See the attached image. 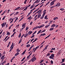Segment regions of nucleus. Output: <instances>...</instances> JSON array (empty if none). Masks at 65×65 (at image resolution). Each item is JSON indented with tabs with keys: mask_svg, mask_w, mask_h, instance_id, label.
I'll use <instances>...</instances> for the list:
<instances>
[{
	"mask_svg": "<svg viewBox=\"0 0 65 65\" xmlns=\"http://www.w3.org/2000/svg\"><path fill=\"white\" fill-rule=\"evenodd\" d=\"M50 3V1H48L47 3V4H46V5H48V4Z\"/></svg>",
	"mask_w": 65,
	"mask_h": 65,
	"instance_id": "obj_36",
	"label": "nucleus"
},
{
	"mask_svg": "<svg viewBox=\"0 0 65 65\" xmlns=\"http://www.w3.org/2000/svg\"><path fill=\"white\" fill-rule=\"evenodd\" d=\"M46 34L45 33H44V34H42L41 35V36H44V35H46Z\"/></svg>",
	"mask_w": 65,
	"mask_h": 65,
	"instance_id": "obj_32",
	"label": "nucleus"
},
{
	"mask_svg": "<svg viewBox=\"0 0 65 65\" xmlns=\"http://www.w3.org/2000/svg\"><path fill=\"white\" fill-rule=\"evenodd\" d=\"M36 29V27H34L33 29L32 30H34L35 29Z\"/></svg>",
	"mask_w": 65,
	"mask_h": 65,
	"instance_id": "obj_50",
	"label": "nucleus"
},
{
	"mask_svg": "<svg viewBox=\"0 0 65 65\" xmlns=\"http://www.w3.org/2000/svg\"><path fill=\"white\" fill-rule=\"evenodd\" d=\"M56 26V25L55 24H53L52 26L51 27H55Z\"/></svg>",
	"mask_w": 65,
	"mask_h": 65,
	"instance_id": "obj_14",
	"label": "nucleus"
},
{
	"mask_svg": "<svg viewBox=\"0 0 65 65\" xmlns=\"http://www.w3.org/2000/svg\"><path fill=\"white\" fill-rule=\"evenodd\" d=\"M38 18H40V17L41 16V14H40L39 13H38Z\"/></svg>",
	"mask_w": 65,
	"mask_h": 65,
	"instance_id": "obj_7",
	"label": "nucleus"
},
{
	"mask_svg": "<svg viewBox=\"0 0 65 65\" xmlns=\"http://www.w3.org/2000/svg\"><path fill=\"white\" fill-rule=\"evenodd\" d=\"M51 63L52 64H53V61L52 60H51Z\"/></svg>",
	"mask_w": 65,
	"mask_h": 65,
	"instance_id": "obj_46",
	"label": "nucleus"
},
{
	"mask_svg": "<svg viewBox=\"0 0 65 65\" xmlns=\"http://www.w3.org/2000/svg\"><path fill=\"white\" fill-rule=\"evenodd\" d=\"M56 1V0H54L52 1L50 3V6H52V5H54V3H55L54 2H55Z\"/></svg>",
	"mask_w": 65,
	"mask_h": 65,
	"instance_id": "obj_3",
	"label": "nucleus"
},
{
	"mask_svg": "<svg viewBox=\"0 0 65 65\" xmlns=\"http://www.w3.org/2000/svg\"><path fill=\"white\" fill-rule=\"evenodd\" d=\"M54 28H51L49 30V31H53V30H54Z\"/></svg>",
	"mask_w": 65,
	"mask_h": 65,
	"instance_id": "obj_25",
	"label": "nucleus"
},
{
	"mask_svg": "<svg viewBox=\"0 0 65 65\" xmlns=\"http://www.w3.org/2000/svg\"><path fill=\"white\" fill-rule=\"evenodd\" d=\"M31 17V16H30L28 18H27V20H29L30 19V18H31V17Z\"/></svg>",
	"mask_w": 65,
	"mask_h": 65,
	"instance_id": "obj_38",
	"label": "nucleus"
},
{
	"mask_svg": "<svg viewBox=\"0 0 65 65\" xmlns=\"http://www.w3.org/2000/svg\"><path fill=\"white\" fill-rule=\"evenodd\" d=\"M44 16L43 15L42 16H41L40 18V19H43V18H44Z\"/></svg>",
	"mask_w": 65,
	"mask_h": 65,
	"instance_id": "obj_17",
	"label": "nucleus"
},
{
	"mask_svg": "<svg viewBox=\"0 0 65 65\" xmlns=\"http://www.w3.org/2000/svg\"><path fill=\"white\" fill-rule=\"evenodd\" d=\"M23 30V29L22 28L21 29H20V31H22V30Z\"/></svg>",
	"mask_w": 65,
	"mask_h": 65,
	"instance_id": "obj_63",
	"label": "nucleus"
},
{
	"mask_svg": "<svg viewBox=\"0 0 65 65\" xmlns=\"http://www.w3.org/2000/svg\"><path fill=\"white\" fill-rule=\"evenodd\" d=\"M48 45H47L45 47V48H44V49L45 50H47V47H48Z\"/></svg>",
	"mask_w": 65,
	"mask_h": 65,
	"instance_id": "obj_16",
	"label": "nucleus"
},
{
	"mask_svg": "<svg viewBox=\"0 0 65 65\" xmlns=\"http://www.w3.org/2000/svg\"><path fill=\"white\" fill-rule=\"evenodd\" d=\"M32 24H33V22L31 21L30 23V25H32Z\"/></svg>",
	"mask_w": 65,
	"mask_h": 65,
	"instance_id": "obj_49",
	"label": "nucleus"
},
{
	"mask_svg": "<svg viewBox=\"0 0 65 65\" xmlns=\"http://www.w3.org/2000/svg\"><path fill=\"white\" fill-rule=\"evenodd\" d=\"M27 0H26L25 1V2H24V4H26V2H27Z\"/></svg>",
	"mask_w": 65,
	"mask_h": 65,
	"instance_id": "obj_54",
	"label": "nucleus"
},
{
	"mask_svg": "<svg viewBox=\"0 0 65 65\" xmlns=\"http://www.w3.org/2000/svg\"><path fill=\"white\" fill-rule=\"evenodd\" d=\"M26 58V57H24L23 58V59H22V60H21V62H22L24 60V59Z\"/></svg>",
	"mask_w": 65,
	"mask_h": 65,
	"instance_id": "obj_28",
	"label": "nucleus"
},
{
	"mask_svg": "<svg viewBox=\"0 0 65 65\" xmlns=\"http://www.w3.org/2000/svg\"><path fill=\"white\" fill-rule=\"evenodd\" d=\"M26 35V34L25 35H24V37L25 38L26 37H27L28 36L27 35Z\"/></svg>",
	"mask_w": 65,
	"mask_h": 65,
	"instance_id": "obj_43",
	"label": "nucleus"
},
{
	"mask_svg": "<svg viewBox=\"0 0 65 65\" xmlns=\"http://www.w3.org/2000/svg\"><path fill=\"white\" fill-rule=\"evenodd\" d=\"M51 35V34H50L47 37H46L45 38V39H46V38H47L48 37H49L50 36V35Z\"/></svg>",
	"mask_w": 65,
	"mask_h": 65,
	"instance_id": "obj_18",
	"label": "nucleus"
},
{
	"mask_svg": "<svg viewBox=\"0 0 65 65\" xmlns=\"http://www.w3.org/2000/svg\"><path fill=\"white\" fill-rule=\"evenodd\" d=\"M21 36V33L20 32L19 34V35L18 37L19 38H20V37Z\"/></svg>",
	"mask_w": 65,
	"mask_h": 65,
	"instance_id": "obj_29",
	"label": "nucleus"
},
{
	"mask_svg": "<svg viewBox=\"0 0 65 65\" xmlns=\"http://www.w3.org/2000/svg\"><path fill=\"white\" fill-rule=\"evenodd\" d=\"M9 11H10V10H8L7 11V12H7V13H9Z\"/></svg>",
	"mask_w": 65,
	"mask_h": 65,
	"instance_id": "obj_48",
	"label": "nucleus"
},
{
	"mask_svg": "<svg viewBox=\"0 0 65 65\" xmlns=\"http://www.w3.org/2000/svg\"><path fill=\"white\" fill-rule=\"evenodd\" d=\"M34 46V45H32V46H31L29 50H28V51H30V50H31V49L32 47H33Z\"/></svg>",
	"mask_w": 65,
	"mask_h": 65,
	"instance_id": "obj_9",
	"label": "nucleus"
},
{
	"mask_svg": "<svg viewBox=\"0 0 65 65\" xmlns=\"http://www.w3.org/2000/svg\"><path fill=\"white\" fill-rule=\"evenodd\" d=\"M5 56V55H4V56H2L1 58V59L2 60V59H3V58L4 57V56Z\"/></svg>",
	"mask_w": 65,
	"mask_h": 65,
	"instance_id": "obj_21",
	"label": "nucleus"
},
{
	"mask_svg": "<svg viewBox=\"0 0 65 65\" xmlns=\"http://www.w3.org/2000/svg\"><path fill=\"white\" fill-rule=\"evenodd\" d=\"M32 32H33V31H29L28 32V34H29V35H30V34H32Z\"/></svg>",
	"mask_w": 65,
	"mask_h": 65,
	"instance_id": "obj_10",
	"label": "nucleus"
},
{
	"mask_svg": "<svg viewBox=\"0 0 65 65\" xmlns=\"http://www.w3.org/2000/svg\"><path fill=\"white\" fill-rule=\"evenodd\" d=\"M10 37H9L8 38H7L5 41V42H6L8 40V39H9V38H10Z\"/></svg>",
	"mask_w": 65,
	"mask_h": 65,
	"instance_id": "obj_34",
	"label": "nucleus"
},
{
	"mask_svg": "<svg viewBox=\"0 0 65 65\" xmlns=\"http://www.w3.org/2000/svg\"><path fill=\"white\" fill-rule=\"evenodd\" d=\"M28 8H27V7H26V8H25L23 10V11H24V10H27Z\"/></svg>",
	"mask_w": 65,
	"mask_h": 65,
	"instance_id": "obj_30",
	"label": "nucleus"
},
{
	"mask_svg": "<svg viewBox=\"0 0 65 65\" xmlns=\"http://www.w3.org/2000/svg\"><path fill=\"white\" fill-rule=\"evenodd\" d=\"M30 11V12L29 13H28V14H30L32 13V11L31 10Z\"/></svg>",
	"mask_w": 65,
	"mask_h": 65,
	"instance_id": "obj_33",
	"label": "nucleus"
},
{
	"mask_svg": "<svg viewBox=\"0 0 65 65\" xmlns=\"http://www.w3.org/2000/svg\"><path fill=\"white\" fill-rule=\"evenodd\" d=\"M6 1V0H4L3 1V3H4V2H5V1Z\"/></svg>",
	"mask_w": 65,
	"mask_h": 65,
	"instance_id": "obj_61",
	"label": "nucleus"
},
{
	"mask_svg": "<svg viewBox=\"0 0 65 65\" xmlns=\"http://www.w3.org/2000/svg\"><path fill=\"white\" fill-rule=\"evenodd\" d=\"M61 65H65V63H63L61 64Z\"/></svg>",
	"mask_w": 65,
	"mask_h": 65,
	"instance_id": "obj_64",
	"label": "nucleus"
},
{
	"mask_svg": "<svg viewBox=\"0 0 65 65\" xmlns=\"http://www.w3.org/2000/svg\"><path fill=\"white\" fill-rule=\"evenodd\" d=\"M37 31H35L32 34V35H33L34 34H35L37 32Z\"/></svg>",
	"mask_w": 65,
	"mask_h": 65,
	"instance_id": "obj_41",
	"label": "nucleus"
},
{
	"mask_svg": "<svg viewBox=\"0 0 65 65\" xmlns=\"http://www.w3.org/2000/svg\"><path fill=\"white\" fill-rule=\"evenodd\" d=\"M65 59L64 58L62 59V61L60 62V63H62L64 62V61H65Z\"/></svg>",
	"mask_w": 65,
	"mask_h": 65,
	"instance_id": "obj_8",
	"label": "nucleus"
},
{
	"mask_svg": "<svg viewBox=\"0 0 65 65\" xmlns=\"http://www.w3.org/2000/svg\"><path fill=\"white\" fill-rule=\"evenodd\" d=\"M26 23H23L22 25V27H24V26L26 25Z\"/></svg>",
	"mask_w": 65,
	"mask_h": 65,
	"instance_id": "obj_19",
	"label": "nucleus"
},
{
	"mask_svg": "<svg viewBox=\"0 0 65 65\" xmlns=\"http://www.w3.org/2000/svg\"><path fill=\"white\" fill-rule=\"evenodd\" d=\"M29 29V27H28V26H27L26 27V30L27 31V30H28V29Z\"/></svg>",
	"mask_w": 65,
	"mask_h": 65,
	"instance_id": "obj_35",
	"label": "nucleus"
},
{
	"mask_svg": "<svg viewBox=\"0 0 65 65\" xmlns=\"http://www.w3.org/2000/svg\"><path fill=\"white\" fill-rule=\"evenodd\" d=\"M57 19H58V18L57 17H56L54 18L53 20H54V21H55V20H57Z\"/></svg>",
	"mask_w": 65,
	"mask_h": 65,
	"instance_id": "obj_12",
	"label": "nucleus"
},
{
	"mask_svg": "<svg viewBox=\"0 0 65 65\" xmlns=\"http://www.w3.org/2000/svg\"><path fill=\"white\" fill-rule=\"evenodd\" d=\"M55 48H52L51 49V50H55Z\"/></svg>",
	"mask_w": 65,
	"mask_h": 65,
	"instance_id": "obj_44",
	"label": "nucleus"
},
{
	"mask_svg": "<svg viewBox=\"0 0 65 65\" xmlns=\"http://www.w3.org/2000/svg\"><path fill=\"white\" fill-rule=\"evenodd\" d=\"M46 10H45L43 11V15H44V16L45 15L46 13Z\"/></svg>",
	"mask_w": 65,
	"mask_h": 65,
	"instance_id": "obj_6",
	"label": "nucleus"
},
{
	"mask_svg": "<svg viewBox=\"0 0 65 65\" xmlns=\"http://www.w3.org/2000/svg\"><path fill=\"white\" fill-rule=\"evenodd\" d=\"M60 5V3H57L56 5L55 6H56V7H57H57H59Z\"/></svg>",
	"mask_w": 65,
	"mask_h": 65,
	"instance_id": "obj_5",
	"label": "nucleus"
},
{
	"mask_svg": "<svg viewBox=\"0 0 65 65\" xmlns=\"http://www.w3.org/2000/svg\"><path fill=\"white\" fill-rule=\"evenodd\" d=\"M19 54V53H17L15 54V56H18Z\"/></svg>",
	"mask_w": 65,
	"mask_h": 65,
	"instance_id": "obj_20",
	"label": "nucleus"
},
{
	"mask_svg": "<svg viewBox=\"0 0 65 65\" xmlns=\"http://www.w3.org/2000/svg\"><path fill=\"white\" fill-rule=\"evenodd\" d=\"M19 12H17L14 15H14H17V14H19Z\"/></svg>",
	"mask_w": 65,
	"mask_h": 65,
	"instance_id": "obj_26",
	"label": "nucleus"
},
{
	"mask_svg": "<svg viewBox=\"0 0 65 65\" xmlns=\"http://www.w3.org/2000/svg\"><path fill=\"white\" fill-rule=\"evenodd\" d=\"M8 37V36H7L5 38V39H4V40H6V38H7Z\"/></svg>",
	"mask_w": 65,
	"mask_h": 65,
	"instance_id": "obj_42",
	"label": "nucleus"
},
{
	"mask_svg": "<svg viewBox=\"0 0 65 65\" xmlns=\"http://www.w3.org/2000/svg\"><path fill=\"white\" fill-rule=\"evenodd\" d=\"M21 42H22V41H21V40L19 41V44H20V43H21Z\"/></svg>",
	"mask_w": 65,
	"mask_h": 65,
	"instance_id": "obj_59",
	"label": "nucleus"
},
{
	"mask_svg": "<svg viewBox=\"0 0 65 65\" xmlns=\"http://www.w3.org/2000/svg\"><path fill=\"white\" fill-rule=\"evenodd\" d=\"M30 44H28L26 45V47H30Z\"/></svg>",
	"mask_w": 65,
	"mask_h": 65,
	"instance_id": "obj_22",
	"label": "nucleus"
},
{
	"mask_svg": "<svg viewBox=\"0 0 65 65\" xmlns=\"http://www.w3.org/2000/svg\"><path fill=\"white\" fill-rule=\"evenodd\" d=\"M6 24V22H5V23H3L1 25L2 26V28H3L4 27H5V25Z\"/></svg>",
	"mask_w": 65,
	"mask_h": 65,
	"instance_id": "obj_4",
	"label": "nucleus"
},
{
	"mask_svg": "<svg viewBox=\"0 0 65 65\" xmlns=\"http://www.w3.org/2000/svg\"><path fill=\"white\" fill-rule=\"evenodd\" d=\"M25 35V34H24L23 35H22V36L20 38L21 39H22V37H23V36H24V35Z\"/></svg>",
	"mask_w": 65,
	"mask_h": 65,
	"instance_id": "obj_40",
	"label": "nucleus"
},
{
	"mask_svg": "<svg viewBox=\"0 0 65 65\" xmlns=\"http://www.w3.org/2000/svg\"><path fill=\"white\" fill-rule=\"evenodd\" d=\"M47 15H46L45 16V17H44L45 19L46 20H47L48 19V18H47Z\"/></svg>",
	"mask_w": 65,
	"mask_h": 65,
	"instance_id": "obj_15",
	"label": "nucleus"
},
{
	"mask_svg": "<svg viewBox=\"0 0 65 65\" xmlns=\"http://www.w3.org/2000/svg\"><path fill=\"white\" fill-rule=\"evenodd\" d=\"M6 52H5V51H4V53H3V54H5V55L6 54Z\"/></svg>",
	"mask_w": 65,
	"mask_h": 65,
	"instance_id": "obj_57",
	"label": "nucleus"
},
{
	"mask_svg": "<svg viewBox=\"0 0 65 65\" xmlns=\"http://www.w3.org/2000/svg\"><path fill=\"white\" fill-rule=\"evenodd\" d=\"M41 26H42V27H44V24H43L41 25Z\"/></svg>",
	"mask_w": 65,
	"mask_h": 65,
	"instance_id": "obj_60",
	"label": "nucleus"
},
{
	"mask_svg": "<svg viewBox=\"0 0 65 65\" xmlns=\"http://www.w3.org/2000/svg\"><path fill=\"white\" fill-rule=\"evenodd\" d=\"M39 46H38L37 47H36V48H35V49L36 50H37V49H38V48H39Z\"/></svg>",
	"mask_w": 65,
	"mask_h": 65,
	"instance_id": "obj_37",
	"label": "nucleus"
},
{
	"mask_svg": "<svg viewBox=\"0 0 65 65\" xmlns=\"http://www.w3.org/2000/svg\"><path fill=\"white\" fill-rule=\"evenodd\" d=\"M50 25V24H49V25H47V26H45V28H48V27H49Z\"/></svg>",
	"mask_w": 65,
	"mask_h": 65,
	"instance_id": "obj_23",
	"label": "nucleus"
},
{
	"mask_svg": "<svg viewBox=\"0 0 65 65\" xmlns=\"http://www.w3.org/2000/svg\"><path fill=\"white\" fill-rule=\"evenodd\" d=\"M53 57H54V54H52L51 55V56L49 57V58H50V59H52L53 60H54V58Z\"/></svg>",
	"mask_w": 65,
	"mask_h": 65,
	"instance_id": "obj_1",
	"label": "nucleus"
},
{
	"mask_svg": "<svg viewBox=\"0 0 65 65\" xmlns=\"http://www.w3.org/2000/svg\"><path fill=\"white\" fill-rule=\"evenodd\" d=\"M39 12L38 13H40V14H41V10H39Z\"/></svg>",
	"mask_w": 65,
	"mask_h": 65,
	"instance_id": "obj_45",
	"label": "nucleus"
},
{
	"mask_svg": "<svg viewBox=\"0 0 65 65\" xmlns=\"http://www.w3.org/2000/svg\"><path fill=\"white\" fill-rule=\"evenodd\" d=\"M11 43V42H9L8 43V45L7 46V47H9V45L10 44V43Z\"/></svg>",
	"mask_w": 65,
	"mask_h": 65,
	"instance_id": "obj_11",
	"label": "nucleus"
},
{
	"mask_svg": "<svg viewBox=\"0 0 65 65\" xmlns=\"http://www.w3.org/2000/svg\"><path fill=\"white\" fill-rule=\"evenodd\" d=\"M50 53H48L47 54V55L46 56V57H49L50 56Z\"/></svg>",
	"mask_w": 65,
	"mask_h": 65,
	"instance_id": "obj_13",
	"label": "nucleus"
},
{
	"mask_svg": "<svg viewBox=\"0 0 65 65\" xmlns=\"http://www.w3.org/2000/svg\"><path fill=\"white\" fill-rule=\"evenodd\" d=\"M31 61H32V60L31 59V60H29V61H28V62H31Z\"/></svg>",
	"mask_w": 65,
	"mask_h": 65,
	"instance_id": "obj_56",
	"label": "nucleus"
},
{
	"mask_svg": "<svg viewBox=\"0 0 65 65\" xmlns=\"http://www.w3.org/2000/svg\"><path fill=\"white\" fill-rule=\"evenodd\" d=\"M32 62H34L36 60V58H35V56H34L31 59Z\"/></svg>",
	"mask_w": 65,
	"mask_h": 65,
	"instance_id": "obj_2",
	"label": "nucleus"
},
{
	"mask_svg": "<svg viewBox=\"0 0 65 65\" xmlns=\"http://www.w3.org/2000/svg\"><path fill=\"white\" fill-rule=\"evenodd\" d=\"M20 7H18V8H16V9H17V10H19V8H20Z\"/></svg>",
	"mask_w": 65,
	"mask_h": 65,
	"instance_id": "obj_47",
	"label": "nucleus"
},
{
	"mask_svg": "<svg viewBox=\"0 0 65 65\" xmlns=\"http://www.w3.org/2000/svg\"><path fill=\"white\" fill-rule=\"evenodd\" d=\"M27 61V60H24V61L23 62H22L21 63L22 64H23V63H24V62H25V61Z\"/></svg>",
	"mask_w": 65,
	"mask_h": 65,
	"instance_id": "obj_51",
	"label": "nucleus"
},
{
	"mask_svg": "<svg viewBox=\"0 0 65 65\" xmlns=\"http://www.w3.org/2000/svg\"><path fill=\"white\" fill-rule=\"evenodd\" d=\"M19 26H20V25L19 24L18 25L16 26V27H17V28H18L19 27Z\"/></svg>",
	"mask_w": 65,
	"mask_h": 65,
	"instance_id": "obj_55",
	"label": "nucleus"
},
{
	"mask_svg": "<svg viewBox=\"0 0 65 65\" xmlns=\"http://www.w3.org/2000/svg\"><path fill=\"white\" fill-rule=\"evenodd\" d=\"M53 8V6H52L50 7V8H51V9H52Z\"/></svg>",
	"mask_w": 65,
	"mask_h": 65,
	"instance_id": "obj_62",
	"label": "nucleus"
},
{
	"mask_svg": "<svg viewBox=\"0 0 65 65\" xmlns=\"http://www.w3.org/2000/svg\"><path fill=\"white\" fill-rule=\"evenodd\" d=\"M35 36V35H33V36H32L31 37V38H33V37H34V36Z\"/></svg>",
	"mask_w": 65,
	"mask_h": 65,
	"instance_id": "obj_53",
	"label": "nucleus"
},
{
	"mask_svg": "<svg viewBox=\"0 0 65 65\" xmlns=\"http://www.w3.org/2000/svg\"><path fill=\"white\" fill-rule=\"evenodd\" d=\"M7 34L8 35H10V32H7Z\"/></svg>",
	"mask_w": 65,
	"mask_h": 65,
	"instance_id": "obj_39",
	"label": "nucleus"
},
{
	"mask_svg": "<svg viewBox=\"0 0 65 65\" xmlns=\"http://www.w3.org/2000/svg\"><path fill=\"white\" fill-rule=\"evenodd\" d=\"M7 10H5V11H4L3 13H4V14L5 13V12H6V11H7Z\"/></svg>",
	"mask_w": 65,
	"mask_h": 65,
	"instance_id": "obj_52",
	"label": "nucleus"
},
{
	"mask_svg": "<svg viewBox=\"0 0 65 65\" xmlns=\"http://www.w3.org/2000/svg\"><path fill=\"white\" fill-rule=\"evenodd\" d=\"M59 10H61V11H63V10H64V9L63 8H60V9Z\"/></svg>",
	"mask_w": 65,
	"mask_h": 65,
	"instance_id": "obj_27",
	"label": "nucleus"
},
{
	"mask_svg": "<svg viewBox=\"0 0 65 65\" xmlns=\"http://www.w3.org/2000/svg\"><path fill=\"white\" fill-rule=\"evenodd\" d=\"M17 52H20V50H19V48L17 49Z\"/></svg>",
	"mask_w": 65,
	"mask_h": 65,
	"instance_id": "obj_31",
	"label": "nucleus"
},
{
	"mask_svg": "<svg viewBox=\"0 0 65 65\" xmlns=\"http://www.w3.org/2000/svg\"><path fill=\"white\" fill-rule=\"evenodd\" d=\"M42 31V30L41 29L37 33V34H39V33H40V32L41 31Z\"/></svg>",
	"mask_w": 65,
	"mask_h": 65,
	"instance_id": "obj_24",
	"label": "nucleus"
},
{
	"mask_svg": "<svg viewBox=\"0 0 65 65\" xmlns=\"http://www.w3.org/2000/svg\"><path fill=\"white\" fill-rule=\"evenodd\" d=\"M44 61V60H42V61H41V62H40V63H41L42 62H43V61Z\"/></svg>",
	"mask_w": 65,
	"mask_h": 65,
	"instance_id": "obj_58",
	"label": "nucleus"
}]
</instances>
